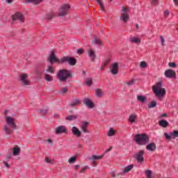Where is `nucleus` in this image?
<instances>
[{
    "instance_id": "f257e3e1",
    "label": "nucleus",
    "mask_w": 178,
    "mask_h": 178,
    "mask_svg": "<svg viewBox=\"0 0 178 178\" xmlns=\"http://www.w3.org/2000/svg\"><path fill=\"white\" fill-rule=\"evenodd\" d=\"M8 111L4 113L6 122L8 125H4L3 130L5 131L6 134L10 136L13 133V130L16 129V123H15V119L12 117L6 116Z\"/></svg>"
},
{
    "instance_id": "f03ea898",
    "label": "nucleus",
    "mask_w": 178,
    "mask_h": 178,
    "mask_svg": "<svg viewBox=\"0 0 178 178\" xmlns=\"http://www.w3.org/2000/svg\"><path fill=\"white\" fill-rule=\"evenodd\" d=\"M56 76L58 81L65 83L67 79L72 77V72L66 69H61L58 71Z\"/></svg>"
},
{
    "instance_id": "7ed1b4c3",
    "label": "nucleus",
    "mask_w": 178,
    "mask_h": 178,
    "mask_svg": "<svg viewBox=\"0 0 178 178\" xmlns=\"http://www.w3.org/2000/svg\"><path fill=\"white\" fill-rule=\"evenodd\" d=\"M152 90L158 98H162L166 94V90L162 88V82H158L156 86L152 87Z\"/></svg>"
},
{
    "instance_id": "20e7f679",
    "label": "nucleus",
    "mask_w": 178,
    "mask_h": 178,
    "mask_svg": "<svg viewBox=\"0 0 178 178\" xmlns=\"http://www.w3.org/2000/svg\"><path fill=\"white\" fill-rule=\"evenodd\" d=\"M136 143L139 145H145V144H148L149 143V137H148L145 134L137 135Z\"/></svg>"
},
{
    "instance_id": "39448f33",
    "label": "nucleus",
    "mask_w": 178,
    "mask_h": 178,
    "mask_svg": "<svg viewBox=\"0 0 178 178\" xmlns=\"http://www.w3.org/2000/svg\"><path fill=\"white\" fill-rule=\"evenodd\" d=\"M69 9H70V6H69V4L62 5L57 13L58 16H59L60 17H63V16H66V15L69 13Z\"/></svg>"
},
{
    "instance_id": "423d86ee",
    "label": "nucleus",
    "mask_w": 178,
    "mask_h": 178,
    "mask_svg": "<svg viewBox=\"0 0 178 178\" xmlns=\"http://www.w3.org/2000/svg\"><path fill=\"white\" fill-rule=\"evenodd\" d=\"M129 18L130 17L129 16V9L122 7L121 10V15L120 17V20L124 22V23H127Z\"/></svg>"
},
{
    "instance_id": "0eeeda50",
    "label": "nucleus",
    "mask_w": 178,
    "mask_h": 178,
    "mask_svg": "<svg viewBox=\"0 0 178 178\" xmlns=\"http://www.w3.org/2000/svg\"><path fill=\"white\" fill-rule=\"evenodd\" d=\"M66 62H67L70 66H74V65L77 63L76 58L70 56H63L60 61V63H66Z\"/></svg>"
},
{
    "instance_id": "6e6552de",
    "label": "nucleus",
    "mask_w": 178,
    "mask_h": 178,
    "mask_svg": "<svg viewBox=\"0 0 178 178\" xmlns=\"http://www.w3.org/2000/svg\"><path fill=\"white\" fill-rule=\"evenodd\" d=\"M135 159H136L138 163H143L144 162V150H140L136 153Z\"/></svg>"
},
{
    "instance_id": "1a4fd4ad",
    "label": "nucleus",
    "mask_w": 178,
    "mask_h": 178,
    "mask_svg": "<svg viewBox=\"0 0 178 178\" xmlns=\"http://www.w3.org/2000/svg\"><path fill=\"white\" fill-rule=\"evenodd\" d=\"M48 60L49 62H50V63H55V62H57V63H60V59H58V58H56V56H55V52H54V51H51L49 57L48 58Z\"/></svg>"
},
{
    "instance_id": "9d476101",
    "label": "nucleus",
    "mask_w": 178,
    "mask_h": 178,
    "mask_svg": "<svg viewBox=\"0 0 178 178\" xmlns=\"http://www.w3.org/2000/svg\"><path fill=\"white\" fill-rule=\"evenodd\" d=\"M88 126H90V122L87 121H83L82 124H81V129L82 133H90V131H88Z\"/></svg>"
},
{
    "instance_id": "9b49d317",
    "label": "nucleus",
    "mask_w": 178,
    "mask_h": 178,
    "mask_svg": "<svg viewBox=\"0 0 178 178\" xmlns=\"http://www.w3.org/2000/svg\"><path fill=\"white\" fill-rule=\"evenodd\" d=\"M13 20H19V22H24V17L20 13H16L12 16Z\"/></svg>"
},
{
    "instance_id": "f8f14e48",
    "label": "nucleus",
    "mask_w": 178,
    "mask_h": 178,
    "mask_svg": "<svg viewBox=\"0 0 178 178\" xmlns=\"http://www.w3.org/2000/svg\"><path fill=\"white\" fill-rule=\"evenodd\" d=\"M63 133H67V128L66 127L61 125L56 129V134H62Z\"/></svg>"
},
{
    "instance_id": "ddd939ff",
    "label": "nucleus",
    "mask_w": 178,
    "mask_h": 178,
    "mask_svg": "<svg viewBox=\"0 0 178 178\" xmlns=\"http://www.w3.org/2000/svg\"><path fill=\"white\" fill-rule=\"evenodd\" d=\"M110 72L113 74H118L119 73V65L117 63L112 64Z\"/></svg>"
},
{
    "instance_id": "4468645a",
    "label": "nucleus",
    "mask_w": 178,
    "mask_h": 178,
    "mask_svg": "<svg viewBox=\"0 0 178 178\" xmlns=\"http://www.w3.org/2000/svg\"><path fill=\"white\" fill-rule=\"evenodd\" d=\"M165 77L168 79H172V77H175L176 76V72L173 70H167L164 73Z\"/></svg>"
},
{
    "instance_id": "2eb2a0df",
    "label": "nucleus",
    "mask_w": 178,
    "mask_h": 178,
    "mask_svg": "<svg viewBox=\"0 0 178 178\" xmlns=\"http://www.w3.org/2000/svg\"><path fill=\"white\" fill-rule=\"evenodd\" d=\"M29 75L27 74H24L21 75V81L24 86H29L30 84V81L27 80Z\"/></svg>"
},
{
    "instance_id": "dca6fc26",
    "label": "nucleus",
    "mask_w": 178,
    "mask_h": 178,
    "mask_svg": "<svg viewBox=\"0 0 178 178\" xmlns=\"http://www.w3.org/2000/svg\"><path fill=\"white\" fill-rule=\"evenodd\" d=\"M83 104L88 108H93L94 107V103L90 99H88L87 97L83 99Z\"/></svg>"
},
{
    "instance_id": "f3484780",
    "label": "nucleus",
    "mask_w": 178,
    "mask_h": 178,
    "mask_svg": "<svg viewBox=\"0 0 178 178\" xmlns=\"http://www.w3.org/2000/svg\"><path fill=\"white\" fill-rule=\"evenodd\" d=\"M88 54L91 60H95V51H94L92 49H88Z\"/></svg>"
},
{
    "instance_id": "a211bd4d",
    "label": "nucleus",
    "mask_w": 178,
    "mask_h": 178,
    "mask_svg": "<svg viewBox=\"0 0 178 178\" xmlns=\"http://www.w3.org/2000/svg\"><path fill=\"white\" fill-rule=\"evenodd\" d=\"M146 149H147V151H151L152 152H154V151L156 149V145L154 143H149L146 146Z\"/></svg>"
},
{
    "instance_id": "6ab92c4d",
    "label": "nucleus",
    "mask_w": 178,
    "mask_h": 178,
    "mask_svg": "<svg viewBox=\"0 0 178 178\" xmlns=\"http://www.w3.org/2000/svg\"><path fill=\"white\" fill-rule=\"evenodd\" d=\"M133 168H134V165L133 164L127 165V167H125L124 170L120 172V175H122L123 176V175H124V173H129V172H130V170H131V169H133Z\"/></svg>"
},
{
    "instance_id": "aec40b11",
    "label": "nucleus",
    "mask_w": 178,
    "mask_h": 178,
    "mask_svg": "<svg viewBox=\"0 0 178 178\" xmlns=\"http://www.w3.org/2000/svg\"><path fill=\"white\" fill-rule=\"evenodd\" d=\"M72 131L73 134H74V136H76L77 137H80V136H81V131H80V129H79V128L76 127H72Z\"/></svg>"
},
{
    "instance_id": "412c9836",
    "label": "nucleus",
    "mask_w": 178,
    "mask_h": 178,
    "mask_svg": "<svg viewBox=\"0 0 178 178\" xmlns=\"http://www.w3.org/2000/svg\"><path fill=\"white\" fill-rule=\"evenodd\" d=\"M13 155L14 156H17V155L20 154V147H19L18 146H15V147H13Z\"/></svg>"
},
{
    "instance_id": "4be33fe9",
    "label": "nucleus",
    "mask_w": 178,
    "mask_h": 178,
    "mask_svg": "<svg viewBox=\"0 0 178 178\" xmlns=\"http://www.w3.org/2000/svg\"><path fill=\"white\" fill-rule=\"evenodd\" d=\"M102 158H104V154H102L101 156L93 155V156L89 157V160L90 161H98L99 159H102Z\"/></svg>"
},
{
    "instance_id": "5701e85b",
    "label": "nucleus",
    "mask_w": 178,
    "mask_h": 178,
    "mask_svg": "<svg viewBox=\"0 0 178 178\" xmlns=\"http://www.w3.org/2000/svg\"><path fill=\"white\" fill-rule=\"evenodd\" d=\"M44 80H46L47 81H49V82L54 81V76L47 73H44Z\"/></svg>"
},
{
    "instance_id": "b1692460",
    "label": "nucleus",
    "mask_w": 178,
    "mask_h": 178,
    "mask_svg": "<svg viewBox=\"0 0 178 178\" xmlns=\"http://www.w3.org/2000/svg\"><path fill=\"white\" fill-rule=\"evenodd\" d=\"M160 126H161V127H168V126H169V122L165 120H160L159 122Z\"/></svg>"
},
{
    "instance_id": "393cba45",
    "label": "nucleus",
    "mask_w": 178,
    "mask_h": 178,
    "mask_svg": "<svg viewBox=\"0 0 178 178\" xmlns=\"http://www.w3.org/2000/svg\"><path fill=\"white\" fill-rule=\"evenodd\" d=\"M77 105H80V99H75L72 102L70 103V106L74 107L77 106Z\"/></svg>"
},
{
    "instance_id": "a878e982",
    "label": "nucleus",
    "mask_w": 178,
    "mask_h": 178,
    "mask_svg": "<svg viewBox=\"0 0 178 178\" xmlns=\"http://www.w3.org/2000/svg\"><path fill=\"white\" fill-rule=\"evenodd\" d=\"M95 95H97V97L98 98H101V97L104 96V92H102V90H101V89H97L95 91Z\"/></svg>"
},
{
    "instance_id": "bb28decb",
    "label": "nucleus",
    "mask_w": 178,
    "mask_h": 178,
    "mask_svg": "<svg viewBox=\"0 0 178 178\" xmlns=\"http://www.w3.org/2000/svg\"><path fill=\"white\" fill-rule=\"evenodd\" d=\"M136 98L139 102H145V101H147V97L143 95H138Z\"/></svg>"
},
{
    "instance_id": "cd10ccee",
    "label": "nucleus",
    "mask_w": 178,
    "mask_h": 178,
    "mask_svg": "<svg viewBox=\"0 0 178 178\" xmlns=\"http://www.w3.org/2000/svg\"><path fill=\"white\" fill-rule=\"evenodd\" d=\"M46 72L47 73H50L51 74H54V72H55V68L52 67V66L51 65H48Z\"/></svg>"
},
{
    "instance_id": "c85d7f7f",
    "label": "nucleus",
    "mask_w": 178,
    "mask_h": 178,
    "mask_svg": "<svg viewBox=\"0 0 178 178\" xmlns=\"http://www.w3.org/2000/svg\"><path fill=\"white\" fill-rule=\"evenodd\" d=\"M115 130H113V128H110V129L107 131V136H108V137H112L113 136H115Z\"/></svg>"
},
{
    "instance_id": "c756f323",
    "label": "nucleus",
    "mask_w": 178,
    "mask_h": 178,
    "mask_svg": "<svg viewBox=\"0 0 178 178\" xmlns=\"http://www.w3.org/2000/svg\"><path fill=\"white\" fill-rule=\"evenodd\" d=\"M93 44H97V45H102V42L98 38L95 37L94 41L92 42Z\"/></svg>"
},
{
    "instance_id": "7c9ffc66",
    "label": "nucleus",
    "mask_w": 178,
    "mask_h": 178,
    "mask_svg": "<svg viewBox=\"0 0 178 178\" xmlns=\"http://www.w3.org/2000/svg\"><path fill=\"white\" fill-rule=\"evenodd\" d=\"M76 119H77V115H69L66 117V120L70 121L76 120Z\"/></svg>"
},
{
    "instance_id": "2f4dec72",
    "label": "nucleus",
    "mask_w": 178,
    "mask_h": 178,
    "mask_svg": "<svg viewBox=\"0 0 178 178\" xmlns=\"http://www.w3.org/2000/svg\"><path fill=\"white\" fill-rule=\"evenodd\" d=\"M98 5H99V8L102 10H105V7H104V4H102V0H96Z\"/></svg>"
},
{
    "instance_id": "473e14b6",
    "label": "nucleus",
    "mask_w": 178,
    "mask_h": 178,
    "mask_svg": "<svg viewBox=\"0 0 178 178\" xmlns=\"http://www.w3.org/2000/svg\"><path fill=\"white\" fill-rule=\"evenodd\" d=\"M26 2H33V3H35V5H38V3H41L42 1L44 0H26Z\"/></svg>"
},
{
    "instance_id": "72a5a7b5",
    "label": "nucleus",
    "mask_w": 178,
    "mask_h": 178,
    "mask_svg": "<svg viewBox=\"0 0 178 178\" xmlns=\"http://www.w3.org/2000/svg\"><path fill=\"white\" fill-rule=\"evenodd\" d=\"M140 66L141 69H145L148 66V65L145 63V61H141Z\"/></svg>"
},
{
    "instance_id": "f704fd0d",
    "label": "nucleus",
    "mask_w": 178,
    "mask_h": 178,
    "mask_svg": "<svg viewBox=\"0 0 178 178\" xmlns=\"http://www.w3.org/2000/svg\"><path fill=\"white\" fill-rule=\"evenodd\" d=\"M76 159H77L76 156H72L69 159L68 162L69 163H74V162H76Z\"/></svg>"
},
{
    "instance_id": "c9c22d12",
    "label": "nucleus",
    "mask_w": 178,
    "mask_h": 178,
    "mask_svg": "<svg viewBox=\"0 0 178 178\" xmlns=\"http://www.w3.org/2000/svg\"><path fill=\"white\" fill-rule=\"evenodd\" d=\"M122 175L120 172L116 174L115 172H111V177H122Z\"/></svg>"
},
{
    "instance_id": "e433bc0d",
    "label": "nucleus",
    "mask_w": 178,
    "mask_h": 178,
    "mask_svg": "<svg viewBox=\"0 0 178 178\" xmlns=\"http://www.w3.org/2000/svg\"><path fill=\"white\" fill-rule=\"evenodd\" d=\"M146 176L147 178H152V171L147 170L146 171Z\"/></svg>"
},
{
    "instance_id": "4c0bfd02",
    "label": "nucleus",
    "mask_w": 178,
    "mask_h": 178,
    "mask_svg": "<svg viewBox=\"0 0 178 178\" xmlns=\"http://www.w3.org/2000/svg\"><path fill=\"white\" fill-rule=\"evenodd\" d=\"M86 86H91L92 84V79L89 78L86 80Z\"/></svg>"
},
{
    "instance_id": "58836bf2",
    "label": "nucleus",
    "mask_w": 178,
    "mask_h": 178,
    "mask_svg": "<svg viewBox=\"0 0 178 178\" xmlns=\"http://www.w3.org/2000/svg\"><path fill=\"white\" fill-rule=\"evenodd\" d=\"M141 42V38H134V43L138 44V45H140Z\"/></svg>"
},
{
    "instance_id": "ea45409f",
    "label": "nucleus",
    "mask_w": 178,
    "mask_h": 178,
    "mask_svg": "<svg viewBox=\"0 0 178 178\" xmlns=\"http://www.w3.org/2000/svg\"><path fill=\"white\" fill-rule=\"evenodd\" d=\"M156 106V102L155 101H153L150 103V104L148 106V108H155Z\"/></svg>"
},
{
    "instance_id": "a19ab883",
    "label": "nucleus",
    "mask_w": 178,
    "mask_h": 178,
    "mask_svg": "<svg viewBox=\"0 0 178 178\" xmlns=\"http://www.w3.org/2000/svg\"><path fill=\"white\" fill-rule=\"evenodd\" d=\"M87 169H88V166L86 165L84 166L81 171L79 172V173H84V172H86V170H87Z\"/></svg>"
},
{
    "instance_id": "79ce46f5",
    "label": "nucleus",
    "mask_w": 178,
    "mask_h": 178,
    "mask_svg": "<svg viewBox=\"0 0 178 178\" xmlns=\"http://www.w3.org/2000/svg\"><path fill=\"white\" fill-rule=\"evenodd\" d=\"M164 136L165 137L166 140H171L172 136L167 133H164Z\"/></svg>"
},
{
    "instance_id": "37998d69",
    "label": "nucleus",
    "mask_w": 178,
    "mask_h": 178,
    "mask_svg": "<svg viewBox=\"0 0 178 178\" xmlns=\"http://www.w3.org/2000/svg\"><path fill=\"white\" fill-rule=\"evenodd\" d=\"M129 122H131V123H134V115H131L129 117Z\"/></svg>"
},
{
    "instance_id": "c03bdc74",
    "label": "nucleus",
    "mask_w": 178,
    "mask_h": 178,
    "mask_svg": "<svg viewBox=\"0 0 178 178\" xmlns=\"http://www.w3.org/2000/svg\"><path fill=\"white\" fill-rule=\"evenodd\" d=\"M168 65L170 66V67H176L177 65L175 63H169Z\"/></svg>"
},
{
    "instance_id": "a18cd8bd",
    "label": "nucleus",
    "mask_w": 178,
    "mask_h": 178,
    "mask_svg": "<svg viewBox=\"0 0 178 178\" xmlns=\"http://www.w3.org/2000/svg\"><path fill=\"white\" fill-rule=\"evenodd\" d=\"M68 90L66 88H63V89H61V92L62 94H66V92H67Z\"/></svg>"
},
{
    "instance_id": "49530a36",
    "label": "nucleus",
    "mask_w": 178,
    "mask_h": 178,
    "mask_svg": "<svg viewBox=\"0 0 178 178\" xmlns=\"http://www.w3.org/2000/svg\"><path fill=\"white\" fill-rule=\"evenodd\" d=\"M127 84L128 86H133L134 84V79H132L131 81H130L129 82H127Z\"/></svg>"
},
{
    "instance_id": "de8ad7c7",
    "label": "nucleus",
    "mask_w": 178,
    "mask_h": 178,
    "mask_svg": "<svg viewBox=\"0 0 178 178\" xmlns=\"http://www.w3.org/2000/svg\"><path fill=\"white\" fill-rule=\"evenodd\" d=\"M171 136H175V137H178V131H174Z\"/></svg>"
},
{
    "instance_id": "09e8293b",
    "label": "nucleus",
    "mask_w": 178,
    "mask_h": 178,
    "mask_svg": "<svg viewBox=\"0 0 178 178\" xmlns=\"http://www.w3.org/2000/svg\"><path fill=\"white\" fill-rule=\"evenodd\" d=\"M161 41V45H165V39H163V37L160 36Z\"/></svg>"
},
{
    "instance_id": "8fccbe9b",
    "label": "nucleus",
    "mask_w": 178,
    "mask_h": 178,
    "mask_svg": "<svg viewBox=\"0 0 178 178\" xmlns=\"http://www.w3.org/2000/svg\"><path fill=\"white\" fill-rule=\"evenodd\" d=\"M169 10H166L165 11H164V16L165 17H168L169 16Z\"/></svg>"
},
{
    "instance_id": "3c124183",
    "label": "nucleus",
    "mask_w": 178,
    "mask_h": 178,
    "mask_svg": "<svg viewBox=\"0 0 178 178\" xmlns=\"http://www.w3.org/2000/svg\"><path fill=\"white\" fill-rule=\"evenodd\" d=\"M152 4L154 6L158 5V0H152Z\"/></svg>"
},
{
    "instance_id": "603ef678",
    "label": "nucleus",
    "mask_w": 178,
    "mask_h": 178,
    "mask_svg": "<svg viewBox=\"0 0 178 178\" xmlns=\"http://www.w3.org/2000/svg\"><path fill=\"white\" fill-rule=\"evenodd\" d=\"M106 65H108V62L105 61L104 64L101 67V70H104V69H105V66H106Z\"/></svg>"
},
{
    "instance_id": "864d4df0",
    "label": "nucleus",
    "mask_w": 178,
    "mask_h": 178,
    "mask_svg": "<svg viewBox=\"0 0 178 178\" xmlns=\"http://www.w3.org/2000/svg\"><path fill=\"white\" fill-rule=\"evenodd\" d=\"M44 161L47 163H51V159L48 157H45Z\"/></svg>"
},
{
    "instance_id": "5fc2aeb1",
    "label": "nucleus",
    "mask_w": 178,
    "mask_h": 178,
    "mask_svg": "<svg viewBox=\"0 0 178 178\" xmlns=\"http://www.w3.org/2000/svg\"><path fill=\"white\" fill-rule=\"evenodd\" d=\"M84 52V50L83 49H79L77 50V54H83Z\"/></svg>"
},
{
    "instance_id": "6e6d98bb",
    "label": "nucleus",
    "mask_w": 178,
    "mask_h": 178,
    "mask_svg": "<svg viewBox=\"0 0 178 178\" xmlns=\"http://www.w3.org/2000/svg\"><path fill=\"white\" fill-rule=\"evenodd\" d=\"M53 16H54V15H52V13H50L47 15V17H48V19H52Z\"/></svg>"
},
{
    "instance_id": "4d7b16f0",
    "label": "nucleus",
    "mask_w": 178,
    "mask_h": 178,
    "mask_svg": "<svg viewBox=\"0 0 178 178\" xmlns=\"http://www.w3.org/2000/svg\"><path fill=\"white\" fill-rule=\"evenodd\" d=\"M129 40L131 41V42H134V37L131 36V38H129Z\"/></svg>"
},
{
    "instance_id": "13d9d810",
    "label": "nucleus",
    "mask_w": 178,
    "mask_h": 178,
    "mask_svg": "<svg viewBox=\"0 0 178 178\" xmlns=\"http://www.w3.org/2000/svg\"><path fill=\"white\" fill-rule=\"evenodd\" d=\"M3 163H4V165H5L6 168H9L10 165L8 163L4 161Z\"/></svg>"
},
{
    "instance_id": "bf43d9fd",
    "label": "nucleus",
    "mask_w": 178,
    "mask_h": 178,
    "mask_svg": "<svg viewBox=\"0 0 178 178\" xmlns=\"http://www.w3.org/2000/svg\"><path fill=\"white\" fill-rule=\"evenodd\" d=\"M168 116V114L163 113L161 115V118H166Z\"/></svg>"
},
{
    "instance_id": "052dcab7",
    "label": "nucleus",
    "mask_w": 178,
    "mask_h": 178,
    "mask_svg": "<svg viewBox=\"0 0 178 178\" xmlns=\"http://www.w3.org/2000/svg\"><path fill=\"white\" fill-rule=\"evenodd\" d=\"M6 2H7V3H12L13 0H6Z\"/></svg>"
},
{
    "instance_id": "680f3d73",
    "label": "nucleus",
    "mask_w": 178,
    "mask_h": 178,
    "mask_svg": "<svg viewBox=\"0 0 178 178\" xmlns=\"http://www.w3.org/2000/svg\"><path fill=\"white\" fill-rule=\"evenodd\" d=\"M111 151H112V147H110L109 149H107L106 150V152H111Z\"/></svg>"
},
{
    "instance_id": "e2e57ef3",
    "label": "nucleus",
    "mask_w": 178,
    "mask_h": 178,
    "mask_svg": "<svg viewBox=\"0 0 178 178\" xmlns=\"http://www.w3.org/2000/svg\"><path fill=\"white\" fill-rule=\"evenodd\" d=\"M47 143H49V144H52V140L48 139Z\"/></svg>"
},
{
    "instance_id": "0e129e2a",
    "label": "nucleus",
    "mask_w": 178,
    "mask_h": 178,
    "mask_svg": "<svg viewBox=\"0 0 178 178\" xmlns=\"http://www.w3.org/2000/svg\"><path fill=\"white\" fill-rule=\"evenodd\" d=\"M173 1L175 2V5H178V0H173Z\"/></svg>"
},
{
    "instance_id": "69168bd1",
    "label": "nucleus",
    "mask_w": 178,
    "mask_h": 178,
    "mask_svg": "<svg viewBox=\"0 0 178 178\" xmlns=\"http://www.w3.org/2000/svg\"><path fill=\"white\" fill-rule=\"evenodd\" d=\"M79 168H80V165H75V169H76V170L79 169Z\"/></svg>"
},
{
    "instance_id": "338daca9",
    "label": "nucleus",
    "mask_w": 178,
    "mask_h": 178,
    "mask_svg": "<svg viewBox=\"0 0 178 178\" xmlns=\"http://www.w3.org/2000/svg\"><path fill=\"white\" fill-rule=\"evenodd\" d=\"M136 29H137V30H138V27H139V26H138V24H136Z\"/></svg>"
},
{
    "instance_id": "774afa93",
    "label": "nucleus",
    "mask_w": 178,
    "mask_h": 178,
    "mask_svg": "<svg viewBox=\"0 0 178 178\" xmlns=\"http://www.w3.org/2000/svg\"><path fill=\"white\" fill-rule=\"evenodd\" d=\"M92 163H93V165H97V162L96 161H93Z\"/></svg>"
}]
</instances>
